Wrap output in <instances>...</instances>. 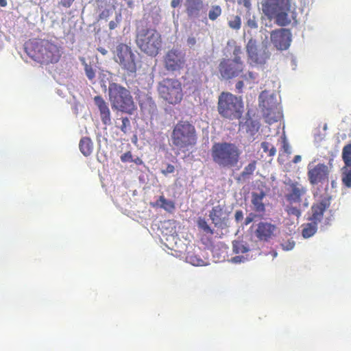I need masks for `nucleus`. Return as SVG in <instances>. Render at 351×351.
<instances>
[{
	"label": "nucleus",
	"instance_id": "nucleus-1",
	"mask_svg": "<svg viewBox=\"0 0 351 351\" xmlns=\"http://www.w3.org/2000/svg\"><path fill=\"white\" fill-rule=\"evenodd\" d=\"M135 43L143 53L156 57L162 48V36L156 28L140 22L136 27Z\"/></svg>",
	"mask_w": 351,
	"mask_h": 351
},
{
	"label": "nucleus",
	"instance_id": "nucleus-2",
	"mask_svg": "<svg viewBox=\"0 0 351 351\" xmlns=\"http://www.w3.org/2000/svg\"><path fill=\"white\" fill-rule=\"evenodd\" d=\"M241 154L239 147L230 142L215 143L210 149L213 162L224 169L239 168Z\"/></svg>",
	"mask_w": 351,
	"mask_h": 351
},
{
	"label": "nucleus",
	"instance_id": "nucleus-3",
	"mask_svg": "<svg viewBox=\"0 0 351 351\" xmlns=\"http://www.w3.org/2000/svg\"><path fill=\"white\" fill-rule=\"evenodd\" d=\"M25 51L32 59L40 64L56 63L61 57L60 48L47 40L27 42Z\"/></svg>",
	"mask_w": 351,
	"mask_h": 351
},
{
	"label": "nucleus",
	"instance_id": "nucleus-4",
	"mask_svg": "<svg viewBox=\"0 0 351 351\" xmlns=\"http://www.w3.org/2000/svg\"><path fill=\"white\" fill-rule=\"evenodd\" d=\"M171 141L174 149L181 152L188 151L197 143L195 127L189 121H178L173 128Z\"/></svg>",
	"mask_w": 351,
	"mask_h": 351
},
{
	"label": "nucleus",
	"instance_id": "nucleus-5",
	"mask_svg": "<svg viewBox=\"0 0 351 351\" xmlns=\"http://www.w3.org/2000/svg\"><path fill=\"white\" fill-rule=\"evenodd\" d=\"M108 97L113 110L132 115L136 110L134 98L130 90L116 82L108 86Z\"/></svg>",
	"mask_w": 351,
	"mask_h": 351
},
{
	"label": "nucleus",
	"instance_id": "nucleus-6",
	"mask_svg": "<svg viewBox=\"0 0 351 351\" xmlns=\"http://www.w3.org/2000/svg\"><path fill=\"white\" fill-rule=\"evenodd\" d=\"M217 110L223 118L239 119L243 112L242 99L228 92H222L218 97Z\"/></svg>",
	"mask_w": 351,
	"mask_h": 351
},
{
	"label": "nucleus",
	"instance_id": "nucleus-7",
	"mask_svg": "<svg viewBox=\"0 0 351 351\" xmlns=\"http://www.w3.org/2000/svg\"><path fill=\"white\" fill-rule=\"evenodd\" d=\"M291 10L290 0H266L263 4V10L269 19H274L276 24L286 26L291 23L289 12Z\"/></svg>",
	"mask_w": 351,
	"mask_h": 351
},
{
	"label": "nucleus",
	"instance_id": "nucleus-8",
	"mask_svg": "<svg viewBox=\"0 0 351 351\" xmlns=\"http://www.w3.org/2000/svg\"><path fill=\"white\" fill-rule=\"evenodd\" d=\"M157 90L160 97L169 104H178L183 99L182 83L178 79H163L158 83Z\"/></svg>",
	"mask_w": 351,
	"mask_h": 351
},
{
	"label": "nucleus",
	"instance_id": "nucleus-9",
	"mask_svg": "<svg viewBox=\"0 0 351 351\" xmlns=\"http://www.w3.org/2000/svg\"><path fill=\"white\" fill-rule=\"evenodd\" d=\"M113 59L128 75L134 74L137 71L136 56L131 47L119 43L112 51Z\"/></svg>",
	"mask_w": 351,
	"mask_h": 351
},
{
	"label": "nucleus",
	"instance_id": "nucleus-10",
	"mask_svg": "<svg viewBox=\"0 0 351 351\" xmlns=\"http://www.w3.org/2000/svg\"><path fill=\"white\" fill-rule=\"evenodd\" d=\"M248 61L250 64H264L270 56L266 45L258 47L256 40L250 38L246 45Z\"/></svg>",
	"mask_w": 351,
	"mask_h": 351
},
{
	"label": "nucleus",
	"instance_id": "nucleus-11",
	"mask_svg": "<svg viewBox=\"0 0 351 351\" xmlns=\"http://www.w3.org/2000/svg\"><path fill=\"white\" fill-rule=\"evenodd\" d=\"M165 69L168 71H177L182 69L185 64V56L178 49L173 48L167 51L163 57Z\"/></svg>",
	"mask_w": 351,
	"mask_h": 351
},
{
	"label": "nucleus",
	"instance_id": "nucleus-12",
	"mask_svg": "<svg viewBox=\"0 0 351 351\" xmlns=\"http://www.w3.org/2000/svg\"><path fill=\"white\" fill-rule=\"evenodd\" d=\"M219 72L223 80L237 77L243 71V63L236 62L230 59H222L219 64Z\"/></svg>",
	"mask_w": 351,
	"mask_h": 351
},
{
	"label": "nucleus",
	"instance_id": "nucleus-13",
	"mask_svg": "<svg viewBox=\"0 0 351 351\" xmlns=\"http://www.w3.org/2000/svg\"><path fill=\"white\" fill-rule=\"evenodd\" d=\"M330 170L327 165L319 163L313 167L308 165L307 176L312 185L328 182Z\"/></svg>",
	"mask_w": 351,
	"mask_h": 351
},
{
	"label": "nucleus",
	"instance_id": "nucleus-14",
	"mask_svg": "<svg viewBox=\"0 0 351 351\" xmlns=\"http://www.w3.org/2000/svg\"><path fill=\"white\" fill-rule=\"evenodd\" d=\"M331 197L328 194L320 197L311 206V215L308 219L311 221L321 222L324 214L330 206Z\"/></svg>",
	"mask_w": 351,
	"mask_h": 351
},
{
	"label": "nucleus",
	"instance_id": "nucleus-15",
	"mask_svg": "<svg viewBox=\"0 0 351 351\" xmlns=\"http://www.w3.org/2000/svg\"><path fill=\"white\" fill-rule=\"evenodd\" d=\"M271 41L278 50H286L290 46L291 33L289 29H280L271 32Z\"/></svg>",
	"mask_w": 351,
	"mask_h": 351
},
{
	"label": "nucleus",
	"instance_id": "nucleus-16",
	"mask_svg": "<svg viewBox=\"0 0 351 351\" xmlns=\"http://www.w3.org/2000/svg\"><path fill=\"white\" fill-rule=\"evenodd\" d=\"M276 229V225L262 221L257 225L255 234L260 241H268L274 236Z\"/></svg>",
	"mask_w": 351,
	"mask_h": 351
},
{
	"label": "nucleus",
	"instance_id": "nucleus-17",
	"mask_svg": "<svg viewBox=\"0 0 351 351\" xmlns=\"http://www.w3.org/2000/svg\"><path fill=\"white\" fill-rule=\"evenodd\" d=\"M94 102L99 109L102 123L105 125L111 124V113L108 103L100 95L94 97Z\"/></svg>",
	"mask_w": 351,
	"mask_h": 351
},
{
	"label": "nucleus",
	"instance_id": "nucleus-18",
	"mask_svg": "<svg viewBox=\"0 0 351 351\" xmlns=\"http://www.w3.org/2000/svg\"><path fill=\"white\" fill-rule=\"evenodd\" d=\"M291 190L289 193L286 195L287 200L290 203H300L302 201V197L306 193V187L298 182L293 183L290 186Z\"/></svg>",
	"mask_w": 351,
	"mask_h": 351
},
{
	"label": "nucleus",
	"instance_id": "nucleus-19",
	"mask_svg": "<svg viewBox=\"0 0 351 351\" xmlns=\"http://www.w3.org/2000/svg\"><path fill=\"white\" fill-rule=\"evenodd\" d=\"M204 8L202 0H186V12L189 17L197 18Z\"/></svg>",
	"mask_w": 351,
	"mask_h": 351
},
{
	"label": "nucleus",
	"instance_id": "nucleus-20",
	"mask_svg": "<svg viewBox=\"0 0 351 351\" xmlns=\"http://www.w3.org/2000/svg\"><path fill=\"white\" fill-rule=\"evenodd\" d=\"M209 217L215 226H221L226 220V213L221 205H217L211 209Z\"/></svg>",
	"mask_w": 351,
	"mask_h": 351
},
{
	"label": "nucleus",
	"instance_id": "nucleus-21",
	"mask_svg": "<svg viewBox=\"0 0 351 351\" xmlns=\"http://www.w3.org/2000/svg\"><path fill=\"white\" fill-rule=\"evenodd\" d=\"M265 193L263 191L259 193H253L252 195V204L253 210L257 213L259 217H262L265 212V206L263 202Z\"/></svg>",
	"mask_w": 351,
	"mask_h": 351
},
{
	"label": "nucleus",
	"instance_id": "nucleus-22",
	"mask_svg": "<svg viewBox=\"0 0 351 351\" xmlns=\"http://www.w3.org/2000/svg\"><path fill=\"white\" fill-rule=\"evenodd\" d=\"M150 205L153 208H162L170 213H173L176 208L175 203L171 200L167 199L164 195L160 196L155 202L150 203Z\"/></svg>",
	"mask_w": 351,
	"mask_h": 351
},
{
	"label": "nucleus",
	"instance_id": "nucleus-23",
	"mask_svg": "<svg viewBox=\"0 0 351 351\" xmlns=\"http://www.w3.org/2000/svg\"><path fill=\"white\" fill-rule=\"evenodd\" d=\"M79 148L84 156H88L93 151V143L89 137H83L80 141Z\"/></svg>",
	"mask_w": 351,
	"mask_h": 351
},
{
	"label": "nucleus",
	"instance_id": "nucleus-24",
	"mask_svg": "<svg viewBox=\"0 0 351 351\" xmlns=\"http://www.w3.org/2000/svg\"><path fill=\"white\" fill-rule=\"evenodd\" d=\"M263 117L265 120L269 124L276 122L278 119V112H277V107L265 108L263 109Z\"/></svg>",
	"mask_w": 351,
	"mask_h": 351
},
{
	"label": "nucleus",
	"instance_id": "nucleus-25",
	"mask_svg": "<svg viewBox=\"0 0 351 351\" xmlns=\"http://www.w3.org/2000/svg\"><path fill=\"white\" fill-rule=\"evenodd\" d=\"M317 221H311L310 223H304L302 226V235L304 238L307 239L313 236L317 230Z\"/></svg>",
	"mask_w": 351,
	"mask_h": 351
},
{
	"label": "nucleus",
	"instance_id": "nucleus-26",
	"mask_svg": "<svg viewBox=\"0 0 351 351\" xmlns=\"http://www.w3.org/2000/svg\"><path fill=\"white\" fill-rule=\"evenodd\" d=\"M246 127V131L251 136H254L258 132L260 128V123L258 121L254 120L251 118L247 119L245 123Z\"/></svg>",
	"mask_w": 351,
	"mask_h": 351
},
{
	"label": "nucleus",
	"instance_id": "nucleus-27",
	"mask_svg": "<svg viewBox=\"0 0 351 351\" xmlns=\"http://www.w3.org/2000/svg\"><path fill=\"white\" fill-rule=\"evenodd\" d=\"M228 45L233 47L232 54L234 56V58L232 60H234L236 62L243 63L240 56L241 54L242 53L241 47L237 45L236 42L234 40L228 41Z\"/></svg>",
	"mask_w": 351,
	"mask_h": 351
},
{
	"label": "nucleus",
	"instance_id": "nucleus-28",
	"mask_svg": "<svg viewBox=\"0 0 351 351\" xmlns=\"http://www.w3.org/2000/svg\"><path fill=\"white\" fill-rule=\"evenodd\" d=\"M342 159L346 166L351 167V143L347 144L343 147Z\"/></svg>",
	"mask_w": 351,
	"mask_h": 351
},
{
	"label": "nucleus",
	"instance_id": "nucleus-29",
	"mask_svg": "<svg viewBox=\"0 0 351 351\" xmlns=\"http://www.w3.org/2000/svg\"><path fill=\"white\" fill-rule=\"evenodd\" d=\"M256 169V161L252 160L247 165L244 167V169L241 173L240 176L243 178H249L253 174L254 171Z\"/></svg>",
	"mask_w": 351,
	"mask_h": 351
},
{
	"label": "nucleus",
	"instance_id": "nucleus-30",
	"mask_svg": "<svg viewBox=\"0 0 351 351\" xmlns=\"http://www.w3.org/2000/svg\"><path fill=\"white\" fill-rule=\"evenodd\" d=\"M84 66V71L86 77L90 82H93L95 79V70L91 64H87L84 60L83 61Z\"/></svg>",
	"mask_w": 351,
	"mask_h": 351
},
{
	"label": "nucleus",
	"instance_id": "nucleus-31",
	"mask_svg": "<svg viewBox=\"0 0 351 351\" xmlns=\"http://www.w3.org/2000/svg\"><path fill=\"white\" fill-rule=\"evenodd\" d=\"M221 14V8L219 5H213L208 12V17L211 21L216 20Z\"/></svg>",
	"mask_w": 351,
	"mask_h": 351
},
{
	"label": "nucleus",
	"instance_id": "nucleus-32",
	"mask_svg": "<svg viewBox=\"0 0 351 351\" xmlns=\"http://www.w3.org/2000/svg\"><path fill=\"white\" fill-rule=\"evenodd\" d=\"M187 261L194 266H202L204 265V261L197 256L194 254H189L186 256Z\"/></svg>",
	"mask_w": 351,
	"mask_h": 351
},
{
	"label": "nucleus",
	"instance_id": "nucleus-33",
	"mask_svg": "<svg viewBox=\"0 0 351 351\" xmlns=\"http://www.w3.org/2000/svg\"><path fill=\"white\" fill-rule=\"evenodd\" d=\"M233 251L236 254H243L248 251V249L243 245L241 241L233 242Z\"/></svg>",
	"mask_w": 351,
	"mask_h": 351
},
{
	"label": "nucleus",
	"instance_id": "nucleus-34",
	"mask_svg": "<svg viewBox=\"0 0 351 351\" xmlns=\"http://www.w3.org/2000/svg\"><path fill=\"white\" fill-rule=\"evenodd\" d=\"M121 119V125L120 126H117V128H119L123 134H127L131 128L130 121L126 117H122Z\"/></svg>",
	"mask_w": 351,
	"mask_h": 351
},
{
	"label": "nucleus",
	"instance_id": "nucleus-35",
	"mask_svg": "<svg viewBox=\"0 0 351 351\" xmlns=\"http://www.w3.org/2000/svg\"><path fill=\"white\" fill-rule=\"evenodd\" d=\"M197 225L198 227L203 230L205 232L213 234V230L209 226L204 219L199 218L197 221Z\"/></svg>",
	"mask_w": 351,
	"mask_h": 351
},
{
	"label": "nucleus",
	"instance_id": "nucleus-36",
	"mask_svg": "<svg viewBox=\"0 0 351 351\" xmlns=\"http://www.w3.org/2000/svg\"><path fill=\"white\" fill-rule=\"evenodd\" d=\"M228 25L233 29H239L241 26V21L240 16H234L231 20L228 21Z\"/></svg>",
	"mask_w": 351,
	"mask_h": 351
},
{
	"label": "nucleus",
	"instance_id": "nucleus-37",
	"mask_svg": "<svg viewBox=\"0 0 351 351\" xmlns=\"http://www.w3.org/2000/svg\"><path fill=\"white\" fill-rule=\"evenodd\" d=\"M242 77L250 84H254L258 78V74L252 71H249L247 73L242 75Z\"/></svg>",
	"mask_w": 351,
	"mask_h": 351
},
{
	"label": "nucleus",
	"instance_id": "nucleus-38",
	"mask_svg": "<svg viewBox=\"0 0 351 351\" xmlns=\"http://www.w3.org/2000/svg\"><path fill=\"white\" fill-rule=\"evenodd\" d=\"M285 211L289 215H293L295 216L296 217H300L301 216V211L300 209H298L297 207L289 206L288 205L286 208Z\"/></svg>",
	"mask_w": 351,
	"mask_h": 351
},
{
	"label": "nucleus",
	"instance_id": "nucleus-39",
	"mask_svg": "<svg viewBox=\"0 0 351 351\" xmlns=\"http://www.w3.org/2000/svg\"><path fill=\"white\" fill-rule=\"evenodd\" d=\"M342 181L345 186L351 188V169L343 173Z\"/></svg>",
	"mask_w": 351,
	"mask_h": 351
},
{
	"label": "nucleus",
	"instance_id": "nucleus-40",
	"mask_svg": "<svg viewBox=\"0 0 351 351\" xmlns=\"http://www.w3.org/2000/svg\"><path fill=\"white\" fill-rule=\"evenodd\" d=\"M121 14H117L116 17H115V21H111L109 23L110 29H111V30L114 29L117 27L118 24L121 22Z\"/></svg>",
	"mask_w": 351,
	"mask_h": 351
},
{
	"label": "nucleus",
	"instance_id": "nucleus-41",
	"mask_svg": "<svg viewBox=\"0 0 351 351\" xmlns=\"http://www.w3.org/2000/svg\"><path fill=\"white\" fill-rule=\"evenodd\" d=\"M282 149L283 152L287 154H291V146L289 145V143L287 141V140L285 138L282 141Z\"/></svg>",
	"mask_w": 351,
	"mask_h": 351
},
{
	"label": "nucleus",
	"instance_id": "nucleus-42",
	"mask_svg": "<svg viewBox=\"0 0 351 351\" xmlns=\"http://www.w3.org/2000/svg\"><path fill=\"white\" fill-rule=\"evenodd\" d=\"M121 160L123 162H132V155L130 152H128L123 154L121 156Z\"/></svg>",
	"mask_w": 351,
	"mask_h": 351
},
{
	"label": "nucleus",
	"instance_id": "nucleus-43",
	"mask_svg": "<svg viewBox=\"0 0 351 351\" xmlns=\"http://www.w3.org/2000/svg\"><path fill=\"white\" fill-rule=\"evenodd\" d=\"M258 216V215H256L254 213H250L245 219V221H244V225L245 226H247L248 224H250L251 222H252L254 219Z\"/></svg>",
	"mask_w": 351,
	"mask_h": 351
},
{
	"label": "nucleus",
	"instance_id": "nucleus-44",
	"mask_svg": "<svg viewBox=\"0 0 351 351\" xmlns=\"http://www.w3.org/2000/svg\"><path fill=\"white\" fill-rule=\"evenodd\" d=\"M175 171V167L173 165H171V164H168L167 166V168L165 169H162L161 170V173L165 175V176H167V174L169 173H173Z\"/></svg>",
	"mask_w": 351,
	"mask_h": 351
},
{
	"label": "nucleus",
	"instance_id": "nucleus-45",
	"mask_svg": "<svg viewBox=\"0 0 351 351\" xmlns=\"http://www.w3.org/2000/svg\"><path fill=\"white\" fill-rule=\"evenodd\" d=\"M110 15V11L108 9L104 10L99 15V20H106Z\"/></svg>",
	"mask_w": 351,
	"mask_h": 351
},
{
	"label": "nucleus",
	"instance_id": "nucleus-46",
	"mask_svg": "<svg viewBox=\"0 0 351 351\" xmlns=\"http://www.w3.org/2000/svg\"><path fill=\"white\" fill-rule=\"evenodd\" d=\"M247 25L251 29H256L258 27V25L254 17H252V19L250 18L247 21Z\"/></svg>",
	"mask_w": 351,
	"mask_h": 351
},
{
	"label": "nucleus",
	"instance_id": "nucleus-47",
	"mask_svg": "<svg viewBox=\"0 0 351 351\" xmlns=\"http://www.w3.org/2000/svg\"><path fill=\"white\" fill-rule=\"evenodd\" d=\"M295 246V242L293 241H288L287 243L282 244V247L285 250H291Z\"/></svg>",
	"mask_w": 351,
	"mask_h": 351
},
{
	"label": "nucleus",
	"instance_id": "nucleus-48",
	"mask_svg": "<svg viewBox=\"0 0 351 351\" xmlns=\"http://www.w3.org/2000/svg\"><path fill=\"white\" fill-rule=\"evenodd\" d=\"M73 1L74 0H60V4L64 8H69L71 6Z\"/></svg>",
	"mask_w": 351,
	"mask_h": 351
},
{
	"label": "nucleus",
	"instance_id": "nucleus-49",
	"mask_svg": "<svg viewBox=\"0 0 351 351\" xmlns=\"http://www.w3.org/2000/svg\"><path fill=\"white\" fill-rule=\"evenodd\" d=\"M244 86V83L243 80L238 81L236 84V89L239 93H241L243 92V88Z\"/></svg>",
	"mask_w": 351,
	"mask_h": 351
},
{
	"label": "nucleus",
	"instance_id": "nucleus-50",
	"mask_svg": "<svg viewBox=\"0 0 351 351\" xmlns=\"http://www.w3.org/2000/svg\"><path fill=\"white\" fill-rule=\"evenodd\" d=\"M234 217H235L236 221H237V222H239V221L243 219V211L241 210H237L234 214Z\"/></svg>",
	"mask_w": 351,
	"mask_h": 351
},
{
	"label": "nucleus",
	"instance_id": "nucleus-51",
	"mask_svg": "<svg viewBox=\"0 0 351 351\" xmlns=\"http://www.w3.org/2000/svg\"><path fill=\"white\" fill-rule=\"evenodd\" d=\"M186 42L190 47H193L196 44V38L193 36L189 37Z\"/></svg>",
	"mask_w": 351,
	"mask_h": 351
},
{
	"label": "nucleus",
	"instance_id": "nucleus-52",
	"mask_svg": "<svg viewBox=\"0 0 351 351\" xmlns=\"http://www.w3.org/2000/svg\"><path fill=\"white\" fill-rule=\"evenodd\" d=\"M271 145L268 142H263L261 143V147L265 152H268L269 151Z\"/></svg>",
	"mask_w": 351,
	"mask_h": 351
},
{
	"label": "nucleus",
	"instance_id": "nucleus-53",
	"mask_svg": "<svg viewBox=\"0 0 351 351\" xmlns=\"http://www.w3.org/2000/svg\"><path fill=\"white\" fill-rule=\"evenodd\" d=\"M239 3H243V5L247 8V9H249L251 6V2H250V0H239Z\"/></svg>",
	"mask_w": 351,
	"mask_h": 351
},
{
	"label": "nucleus",
	"instance_id": "nucleus-54",
	"mask_svg": "<svg viewBox=\"0 0 351 351\" xmlns=\"http://www.w3.org/2000/svg\"><path fill=\"white\" fill-rule=\"evenodd\" d=\"M182 0H172L171 3V5L175 8L180 5Z\"/></svg>",
	"mask_w": 351,
	"mask_h": 351
},
{
	"label": "nucleus",
	"instance_id": "nucleus-55",
	"mask_svg": "<svg viewBox=\"0 0 351 351\" xmlns=\"http://www.w3.org/2000/svg\"><path fill=\"white\" fill-rule=\"evenodd\" d=\"M270 147H270V149H269V151L268 152V154H269V156H274V155L276 154V148H275L273 145H271V146H270Z\"/></svg>",
	"mask_w": 351,
	"mask_h": 351
},
{
	"label": "nucleus",
	"instance_id": "nucleus-56",
	"mask_svg": "<svg viewBox=\"0 0 351 351\" xmlns=\"http://www.w3.org/2000/svg\"><path fill=\"white\" fill-rule=\"evenodd\" d=\"M132 162H134L136 165H141L143 164V160L138 157H137L134 160L132 159Z\"/></svg>",
	"mask_w": 351,
	"mask_h": 351
},
{
	"label": "nucleus",
	"instance_id": "nucleus-57",
	"mask_svg": "<svg viewBox=\"0 0 351 351\" xmlns=\"http://www.w3.org/2000/svg\"><path fill=\"white\" fill-rule=\"evenodd\" d=\"M97 51L100 52L102 55L105 56L108 53V51L103 48V47H99L97 48Z\"/></svg>",
	"mask_w": 351,
	"mask_h": 351
},
{
	"label": "nucleus",
	"instance_id": "nucleus-58",
	"mask_svg": "<svg viewBox=\"0 0 351 351\" xmlns=\"http://www.w3.org/2000/svg\"><path fill=\"white\" fill-rule=\"evenodd\" d=\"M301 159H302V158L300 155H296L294 156V158L293 159V162L298 163L301 161Z\"/></svg>",
	"mask_w": 351,
	"mask_h": 351
},
{
	"label": "nucleus",
	"instance_id": "nucleus-59",
	"mask_svg": "<svg viewBox=\"0 0 351 351\" xmlns=\"http://www.w3.org/2000/svg\"><path fill=\"white\" fill-rule=\"evenodd\" d=\"M243 258V257H241V256H235V257L232 258V261H233L234 263H239V262H241V258Z\"/></svg>",
	"mask_w": 351,
	"mask_h": 351
},
{
	"label": "nucleus",
	"instance_id": "nucleus-60",
	"mask_svg": "<svg viewBox=\"0 0 351 351\" xmlns=\"http://www.w3.org/2000/svg\"><path fill=\"white\" fill-rule=\"evenodd\" d=\"M8 3L6 0H0V6L1 7H5L7 5Z\"/></svg>",
	"mask_w": 351,
	"mask_h": 351
}]
</instances>
